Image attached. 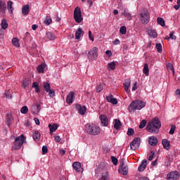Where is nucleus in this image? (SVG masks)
<instances>
[{"label":"nucleus","instance_id":"nucleus-1","mask_svg":"<svg viewBox=\"0 0 180 180\" xmlns=\"http://www.w3.org/2000/svg\"><path fill=\"white\" fill-rule=\"evenodd\" d=\"M161 128V122L158 117H155L146 126V129L149 133L155 134H158L160 129Z\"/></svg>","mask_w":180,"mask_h":180},{"label":"nucleus","instance_id":"nucleus-2","mask_svg":"<svg viewBox=\"0 0 180 180\" xmlns=\"http://www.w3.org/2000/svg\"><path fill=\"white\" fill-rule=\"evenodd\" d=\"M85 130L90 136L101 134V127L94 123H88L85 125Z\"/></svg>","mask_w":180,"mask_h":180},{"label":"nucleus","instance_id":"nucleus-3","mask_svg":"<svg viewBox=\"0 0 180 180\" xmlns=\"http://www.w3.org/2000/svg\"><path fill=\"white\" fill-rule=\"evenodd\" d=\"M143 108H146V103L143 101L136 100L130 103L129 110V112H131V110H141Z\"/></svg>","mask_w":180,"mask_h":180},{"label":"nucleus","instance_id":"nucleus-4","mask_svg":"<svg viewBox=\"0 0 180 180\" xmlns=\"http://www.w3.org/2000/svg\"><path fill=\"white\" fill-rule=\"evenodd\" d=\"M23 143H26V137L25 135L21 134L15 139V141L12 147L13 150H19L22 146H23Z\"/></svg>","mask_w":180,"mask_h":180},{"label":"nucleus","instance_id":"nucleus-5","mask_svg":"<svg viewBox=\"0 0 180 180\" xmlns=\"http://www.w3.org/2000/svg\"><path fill=\"white\" fill-rule=\"evenodd\" d=\"M74 19L76 23H81L84 20L82 17V13L81 12V8L77 6L74 10Z\"/></svg>","mask_w":180,"mask_h":180},{"label":"nucleus","instance_id":"nucleus-6","mask_svg":"<svg viewBox=\"0 0 180 180\" xmlns=\"http://www.w3.org/2000/svg\"><path fill=\"white\" fill-rule=\"evenodd\" d=\"M120 162V166L118 170L119 173L122 175H127V174H129V167L124 164V159H121Z\"/></svg>","mask_w":180,"mask_h":180},{"label":"nucleus","instance_id":"nucleus-7","mask_svg":"<svg viewBox=\"0 0 180 180\" xmlns=\"http://www.w3.org/2000/svg\"><path fill=\"white\" fill-rule=\"evenodd\" d=\"M88 58L90 61H94L98 58V48L94 47L88 53Z\"/></svg>","mask_w":180,"mask_h":180},{"label":"nucleus","instance_id":"nucleus-8","mask_svg":"<svg viewBox=\"0 0 180 180\" xmlns=\"http://www.w3.org/2000/svg\"><path fill=\"white\" fill-rule=\"evenodd\" d=\"M141 22L143 25L148 24V22H150V13H148V11L141 13Z\"/></svg>","mask_w":180,"mask_h":180},{"label":"nucleus","instance_id":"nucleus-9","mask_svg":"<svg viewBox=\"0 0 180 180\" xmlns=\"http://www.w3.org/2000/svg\"><path fill=\"white\" fill-rule=\"evenodd\" d=\"M141 143V139L139 137L134 138V140L130 143L131 150H136V148H139L140 147V144Z\"/></svg>","mask_w":180,"mask_h":180},{"label":"nucleus","instance_id":"nucleus-10","mask_svg":"<svg viewBox=\"0 0 180 180\" xmlns=\"http://www.w3.org/2000/svg\"><path fill=\"white\" fill-rule=\"evenodd\" d=\"M180 174L177 171H173L167 174V180H176L179 179Z\"/></svg>","mask_w":180,"mask_h":180},{"label":"nucleus","instance_id":"nucleus-11","mask_svg":"<svg viewBox=\"0 0 180 180\" xmlns=\"http://www.w3.org/2000/svg\"><path fill=\"white\" fill-rule=\"evenodd\" d=\"M100 120L102 126L104 127H108V125L109 124V119L108 118V116L105 115H101Z\"/></svg>","mask_w":180,"mask_h":180},{"label":"nucleus","instance_id":"nucleus-12","mask_svg":"<svg viewBox=\"0 0 180 180\" xmlns=\"http://www.w3.org/2000/svg\"><path fill=\"white\" fill-rule=\"evenodd\" d=\"M74 99H75V94L74 91H70L66 98V102L68 105H71L74 102Z\"/></svg>","mask_w":180,"mask_h":180},{"label":"nucleus","instance_id":"nucleus-13","mask_svg":"<svg viewBox=\"0 0 180 180\" xmlns=\"http://www.w3.org/2000/svg\"><path fill=\"white\" fill-rule=\"evenodd\" d=\"M76 109L77 110H78V112L82 115H84V114L86 112V107L85 105L76 104Z\"/></svg>","mask_w":180,"mask_h":180},{"label":"nucleus","instance_id":"nucleus-14","mask_svg":"<svg viewBox=\"0 0 180 180\" xmlns=\"http://www.w3.org/2000/svg\"><path fill=\"white\" fill-rule=\"evenodd\" d=\"M29 12H30V6L29 4H26L22 7V14L23 16H27Z\"/></svg>","mask_w":180,"mask_h":180},{"label":"nucleus","instance_id":"nucleus-15","mask_svg":"<svg viewBox=\"0 0 180 180\" xmlns=\"http://www.w3.org/2000/svg\"><path fill=\"white\" fill-rule=\"evenodd\" d=\"M6 11V3L2 0H0V14L4 15Z\"/></svg>","mask_w":180,"mask_h":180},{"label":"nucleus","instance_id":"nucleus-16","mask_svg":"<svg viewBox=\"0 0 180 180\" xmlns=\"http://www.w3.org/2000/svg\"><path fill=\"white\" fill-rule=\"evenodd\" d=\"M148 143L150 145L154 147L155 146H157V144H158V139L155 136H150L148 138Z\"/></svg>","mask_w":180,"mask_h":180},{"label":"nucleus","instance_id":"nucleus-17","mask_svg":"<svg viewBox=\"0 0 180 180\" xmlns=\"http://www.w3.org/2000/svg\"><path fill=\"white\" fill-rule=\"evenodd\" d=\"M147 167V160L144 159L142 160L141 165L138 167L139 172H143L144 169Z\"/></svg>","mask_w":180,"mask_h":180},{"label":"nucleus","instance_id":"nucleus-18","mask_svg":"<svg viewBox=\"0 0 180 180\" xmlns=\"http://www.w3.org/2000/svg\"><path fill=\"white\" fill-rule=\"evenodd\" d=\"M72 167L76 172H81V169H82V167H81V162H74L72 163Z\"/></svg>","mask_w":180,"mask_h":180},{"label":"nucleus","instance_id":"nucleus-19","mask_svg":"<svg viewBox=\"0 0 180 180\" xmlns=\"http://www.w3.org/2000/svg\"><path fill=\"white\" fill-rule=\"evenodd\" d=\"M84 30H82V28L79 27L77 29V30L75 32V39L76 40H79V39H81V35H84Z\"/></svg>","mask_w":180,"mask_h":180},{"label":"nucleus","instance_id":"nucleus-20","mask_svg":"<svg viewBox=\"0 0 180 180\" xmlns=\"http://www.w3.org/2000/svg\"><path fill=\"white\" fill-rule=\"evenodd\" d=\"M46 36L49 40L53 41L57 39V36H56V34L53 32H46Z\"/></svg>","mask_w":180,"mask_h":180},{"label":"nucleus","instance_id":"nucleus-21","mask_svg":"<svg viewBox=\"0 0 180 180\" xmlns=\"http://www.w3.org/2000/svg\"><path fill=\"white\" fill-rule=\"evenodd\" d=\"M162 144L165 150H169L171 148V144L167 139H163L162 141Z\"/></svg>","mask_w":180,"mask_h":180},{"label":"nucleus","instance_id":"nucleus-22","mask_svg":"<svg viewBox=\"0 0 180 180\" xmlns=\"http://www.w3.org/2000/svg\"><path fill=\"white\" fill-rule=\"evenodd\" d=\"M49 127L50 129V134H53V133H54V131H56V130H57V129H58V124H49Z\"/></svg>","mask_w":180,"mask_h":180},{"label":"nucleus","instance_id":"nucleus-23","mask_svg":"<svg viewBox=\"0 0 180 180\" xmlns=\"http://www.w3.org/2000/svg\"><path fill=\"white\" fill-rule=\"evenodd\" d=\"M120 127H122V122L120 120L117 119L114 120V129H115V130H120Z\"/></svg>","mask_w":180,"mask_h":180},{"label":"nucleus","instance_id":"nucleus-24","mask_svg":"<svg viewBox=\"0 0 180 180\" xmlns=\"http://www.w3.org/2000/svg\"><path fill=\"white\" fill-rule=\"evenodd\" d=\"M7 9L9 13H13V2L12 1H8Z\"/></svg>","mask_w":180,"mask_h":180},{"label":"nucleus","instance_id":"nucleus-25","mask_svg":"<svg viewBox=\"0 0 180 180\" xmlns=\"http://www.w3.org/2000/svg\"><path fill=\"white\" fill-rule=\"evenodd\" d=\"M43 87L46 92H50V90L51 89V85L50 83L44 82L43 83Z\"/></svg>","mask_w":180,"mask_h":180},{"label":"nucleus","instance_id":"nucleus-26","mask_svg":"<svg viewBox=\"0 0 180 180\" xmlns=\"http://www.w3.org/2000/svg\"><path fill=\"white\" fill-rule=\"evenodd\" d=\"M143 72L146 75V77H148L150 75V69H148V63H144Z\"/></svg>","mask_w":180,"mask_h":180},{"label":"nucleus","instance_id":"nucleus-27","mask_svg":"<svg viewBox=\"0 0 180 180\" xmlns=\"http://www.w3.org/2000/svg\"><path fill=\"white\" fill-rule=\"evenodd\" d=\"M32 137L34 141H39L40 140V132H39V131H35L32 134Z\"/></svg>","mask_w":180,"mask_h":180},{"label":"nucleus","instance_id":"nucleus-28","mask_svg":"<svg viewBox=\"0 0 180 180\" xmlns=\"http://www.w3.org/2000/svg\"><path fill=\"white\" fill-rule=\"evenodd\" d=\"M30 84H31V82H30V80H29V79H25L22 81V86H23V88H28L29 86L30 85Z\"/></svg>","mask_w":180,"mask_h":180},{"label":"nucleus","instance_id":"nucleus-29","mask_svg":"<svg viewBox=\"0 0 180 180\" xmlns=\"http://www.w3.org/2000/svg\"><path fill=\"white\" fill-rule=\"evenodd\" d=\"M148 34L150 37H153L154 39H155V37L158 36V34H157V32H155V30H148Z\"/></svg>","mask_w":180,"mask_h":180},{"label":"nucleus","instance_id":"nucleus-30","mask_svg":"<svg viewBox=\"0 0 180 180\" xmlns=\"http://www.w3.org/2000/svg\"><path fill=\"white\" fill-rule=\"evenodd\" d=\"M32 88H35V92L37 94H40V87L39 86V83L34 82L32 84Z\"/></svg>","mask_w":180,"mask_h":180},{"label":"nucleus","instance_id":"nucleus-31","mask_svg":"<svg viewBox=\"0 0 180 180\" xmlns=\"http://www.w3.org/2000/svg\"><path fill=\"white\" fill-rule=\"evenodd\" d=\"M130 84H131L130 79H127L124 82L123 85H124V88L126 91H129Z\"/></svg>","mask_w":180,"mask_h":180},{"label":"nucleus","instance_id":"nucleus-32","mask_svg":"<svg viewBox=\"0 0 180 180\" xmlns=\"http://www.w3.org/2000/svg\"><path fill=\"white\" fill-rule=\"evenodd\" d=\"M123 15L124 16H125V18H127L128 20H131V15L130 14L129 11L125 9L123 12Z\"/></svg>","mask_w":180,"mask_h":180},{"label":"nucleus","instance_id":"nucleus-33","mask_svg":"<svg viewBox=\"0 0 180 180\" xmlns=\"http://www.w3.org/2000/svg\"><path fill=\"white\" fill-rule=\"evenodd\" d=\"M157 22L158 23V25H160V26H165V20H164V18L159 17L157 19Z\"/></svg>","mask_w":180,"mask_h":180},{"label":"nucleus","instance_id":"nucleus-34","mask_svg":"<svg viewBox=\"0 0 180 180\" xmlns=\"http://www.w3.org/2000/svg\"><path fill=\"white\" fill-rule=\"evenodd\" d=\"M51 22H53V20H51V18L46 16L44 23L46 25V26H49V25H51Z\"/></svg>","mask_w":180,"mask_h":180},{"label":"nucleus","instance_id":"nucleus-35","mask_svg":"<svg viewBox=\"0 0 180 180\" xmlns=\"http://www.w3.org/2000/svg\"><path fill=\"white\" fill-rule=\"evenodd\" d=\"M12 44L15 47H19L20 46V44H19V39H18V38H13L12 39Z\"/></svg>","mask_w":180,"mask_h":180},{"label":"nucleus","instance_id":"nucleus-36","mask_svg":"<svg viewBox=\"0 0 180 180\" xmlns=\"http://www.w3.org/2000/svg\"><path fill=\"white\" fill-rule=\"evenodd\" d=\"M155 47L158 53H162V45L161 43H157Z\"/></svg>","mask_w":180,"mask_h":180},{"label":"nucleus","instance_id":"nucleus-37","mask_svg":"<svg viewBox=\"0 0 180 180\" xmlns=\"http://www.w3.org/2000/svg\"><path fill=\"white\" fill-rule=\"evenodd\" d=\"M1 27L4 30H6V29H8V22L5 19H3L1 21Z\"/></svg>","mask_w":180,"mask_h":180},{"label":"nucleus","instance_id":"nucleus-38","mask_svg":"<svg viewBox=\"0 0 180 180\" xmlns=\"http://www.w3.org/2000/svg\"><path fill=\"white\" fill-rule=\"evenodd\" d=\"M20 112L22 115H26L29 112V108L27 106L25 105L20 109Z\"/></svg>","mask_w":180,"mask_h":180},{"label":"nucleus","instance_id":"nucleus-39","mask_svg":"<svg viewBox=\"0 0 180 180\" xmlns=\"http://www.w3.org/2000/svg\"><path fill=\"white\" fill-rule=\"evenodd\" d=\"M96 91L97 93L102 92V91H103V84H100L97 85L96 87Z\"/></svg>","mask_w":180,"mask_h":180},{"label":"nucleus","instance_id":"nucleus-40","mask_svg":"<svg viewBox=\"0 0 180 180\" xmlns=\"http://www.w3.org/2000/svg\"><path fill=\"white\" fill-rule=\"evenodd\" d=\"M116 68V63L115 62H111L108 63V70H115Z\"/></svg>","mask_w":180,"mask_h":180},{"label":"nucleus","instance_id":"nucleus-41","mask_svg":"<svg viewBox=\"0 0 180 180\" xmlns=\"http://www.w3.org/2000/svg\"><path fill=\"white\" fill-rule=\"evenodd\" d=\"M6 122L8 127L11 126V124H12V117L11 115H8Z\"/></svg>","mask_w":180,"mask_h":180},{"label":"nucleus","instance_id":"nucleus-42","mask_svg":"<svg viewBox=\"0 0 180 180\" xmlns=\"http://www.w3.org/2000/svg\"><path fill=\"white\" fill-rule=\"evenodd\" d=\"M37 72H39V74L44 72V67L43 66V65H39L37 67Z\"/></svg>","mask_w":180,"mask_h":180},{"label":"nucleus","instance_id":"nucleus-43","mask_svg":"<svg viewBox=\"0 0 180 180\" xmlns=\"http://www.w3.org/2000/svg\"><path fill=\"white\" fill-rule=\"evenodd\" d=\"M127 32V29L126 28V26H122L120 27V33H121V34H126Z\"/></svg>","mask_w":180,"mask_h":180},{"label":"nucleus","instance_id":"nucleus-44","mask_svg":"<svg viewBox=\"0 0 180 180\" xmlns=\"http://www.w3.org/2000/svg\"><path fill=\"white\" fill-rule=\"evenodd\" d=\"M146 124H147V121L146 120H143L139 124V129H144Z\"/></svg>","mask_w":180,"mask_h":180},{"label":"nucleus","instance_id":"nucleus-45","mask_svg":"<svg viewBox=\"0 0 180 180\" xmlns=\"http://www.w3.org/2000/svg\"><path fill=\"white\" fill-rule=\"evenodd\" d=\"M48 94L50 98H54V96H56V91H54V90L53 89L49 90V91H48Z\"/></svg>","mask_w":180,"mask_h":180},{"label":"nucleus","instance_id":"nucleus-46","mask_svg":"<svg viewBox=\"0 0 180 180\" xmlns=\"http://www.w3.org/2000/svg\"><path fill=\"white\" fill-rule=\"evenodd\" d=\"M174 34H175V32L172 31V32H170L169 37L172 40H176V36H175Z\"/></svg>","mask_w":180,"mask_h":180},{"label":"nucleus","instance_id":"nucleus-47","mask_svg":"<svg viewBox=\"0 0 180 180\" xmlns=\"http://www.w3.org/2000/svg\"><path fill=\"white\" fill-rule=\"evenodd\" d=\"M101 180H110L109 174L108 173L103 174L101 176Z\"/></svg>","mask_w":180,"mask_h":180},{"label":"nucleus","instance_id":"nucleus-48","mask_svg":"<svg viewBox=\"0 0 180 180\" xmlns=\"http://www.w3.org/2000/svg\"><path fill=\"white\" fill-rule=\"evenodd\" d=\"M154 155H155V151L151 150L150 155V156L148 158V160L149 161H153V158H154Z\"/></svg>","mask_w":180,"mask_h":180},{"label":"nucleus","instance_id":"nucleus-49","mask_svg":"<svg viewBox=\"0 0 180 180\" xmlns=\"http://www.w3.org/2000/svg\"><path fill=\"white\" fill-rule=\"evenodd\" d=\"M127 134L128 136H133V134H134V129H133L132 128L128 129Z\"/></svg>","mask_w":180,"mask_h":180},{"label":"nucleus","instance_id":"nucleus-50","mask_svg":"<svg viewBox=\"0 0 180 180\" xmlns=\"http://www.w3.org/2000/svg\"><path fill=\"white\" fill-rule=\"evenodd\" d=\"M48 151H49V148H47V146H42V154L44 155H45V154L48 153Z\"/></svg>","mask_w":180,"mask_h":180},{"label":"nucleus","instance_id":"nucleus-51","mask_svg":"<svg viewBox=\"0 0 180 180\" xmlns=\"http://www.w3.org/2000/svg\"><path fill=\"white\" fill-rule=\"evenodd\" d=\"M111 160H112V164H114L115 165H117V158H116V157L112 156Z\"/></svg>","mask_w":180,"mask_h":180},{"label":"nucleus","instance_id":"nucleus-52","mask_svg":"<svg viewBox=\"0 0 180 180\" xmlns=\"http://www.w3.org/2000/svg\"><path fill=\"white\" fill-rule=\"evenodd\" d=\"M175 129H176V127L175 125H172L171 126V129L169 130V134H174V133H175Z\"/></svg>","mask_w":180,"mask_h":180},{"label":"nucleus","instance_id":"nucleus-53","mask_svg":"<svg viewBox=\"0 0 180 180\" xmlns=\"http://www.w3.org/2000/svg\"><path fill=\"white\" fill-rule=\"evenodd\" d=\"M112 99H113V95H112V94H110L106 96V101L110 103L112 101Z\"/></svg>","mask_w":180,"mask_h":180},{"label":"nucleus","instance_id":"nucleus-54","mask_svg":"<svg viewBox=\"0 0 180 180\" xmlns=\"http://www.w3.org/2000/svg\"><path fill=\"white\" fill-rule=\"evenodd\" d=\"M176 4H177L176 5L174 6V8L176 11H178V9H179L180 8V0H177Z\"/></svg>","mask_w":180,"mask_h":180},{"label":"nucleus","instance_id":"nucleus-55","mask_svg":"<svg viewBox=\"0 0 180 180\" xmlns=\"http://www.w3.org/2000/svg\"><path fill=\"white\" fill-rule=\"evenodd\" d=\"M167 68L169 70H171V71H174V66L172 65V64H171V63H167Z\"/></svg>","mask_w":180,"mask_h":180},{"label":"nucleus","instance_id":"nucleus-56","mask_svg":"<svg viewBox=\"0 0 180 180\" xmlns=\"http://www.w3.org/2000/svg\"><path fill=\"white\" fill-rule=\"evenodd\" d=\"M110 103H112V105H117V98H112Z\"/></svg>","mask_w":180,"mask_h":180},{"label":"nucleus","instance_id":"nucleus-57","mask_svg":"<svg viewBox=\"0 0 180 180\" xmlns=\"http://www.w3.org/2000/svg\"><path fill=\"white\" fill-rule=\"evenodd\" d=\"M89 39L91 40V41H94V37H92V32L91 31H89Z\"/></svg>","mask_w":180,"mask_h":180},{"label":"nucleus","instance_id":"nucleus-58","mask_svg":"<svg viewBox=\"0 0 180 180\" xmlns=\"http://www.w3.org/2000/svg\"><path fill=\"white\" fill-rule=\"evenodd\" d=\"M34 120L37 126L40 125V121L39 120V118L35 117Z\"/></svg>","mask_w":180,"mask_h":180},{"label":"nucleus","instance_id":"nucleus-59","mask_svg":"<svg viewBox=\"0 0 180 180\" xmlns=\"http://www.w3.org/2000/svg\"><path fill=\"white\" fill-rule=\"evenodd\" d=\"M113 44H115V46H117V44H119L120 43V41L117 39H115V41H112Z\"/></svg>","mask_w":180,"mask_h":180},{"label":"nucleus","instance_id":"nucleus-60","mask_svg":"<svg viewBox=\"0 0 180 180\" xmlns=\"http://www.w3.org/2000/svg\"><path fill=\"white\" fill-rule=\"evenodd\" d=\"M4 98H6V99H12V96H10L9 94H7L6 93H5Z\"/></svg>","mask_w":180,"mask_h":180},{"label":"nucleus","instance_id":"nucleus-61","mask_svg":"<svg viewBox=\"0 0 180 180\" xmlns=\"http://www.w3.org/2000/svg\"><path fill=\"white\" fill-rule=\"evenodd\" d=\"M55 140L57 143H60V141H61V138H60L59 136H55Z\"/></svg>","mask_w":180,"mask_h":180},{"label":"nucleus","instance_id":"nucleus-62","mask_svg":"<svg viewBox=\"0 0 180 180\" xmlns=\"http://www.w3.org/2000/svg\"><path fill=\"white\" fill-rule=\"evenodd\" d=\"M136 89H137V82H136L132 87V91H136Z\"/></svg>","mask_w":180,"mask_h":180},{"label":"nucleus","instance_id":"nucleus-63","mask_svg":"<svg viewBox=\"0 0 180 180\" xmlns=\"http://www.w3.org/2000/svg\"><path fill=\"white\" fill-rule=\"evenodd\" d=\"M59 153L60 155H65V150L63 149H60Z\"/></svg>","mask_w":180,"mask_h":180},{"label":"nucleus","instance_id":"nucleus-64","mask_svg":"<svg viewBox=\"0 0 180 180\" xmlns=\"http://www.w3.org/2000/svg\"><path fill=\"white\" fill-rule=\"evenodd\" d=\"M105 54H107V56H109V57H112V53L111 51H106Z\"/></svg>","mask_w":180,"mask_h":180}]
</instances>
